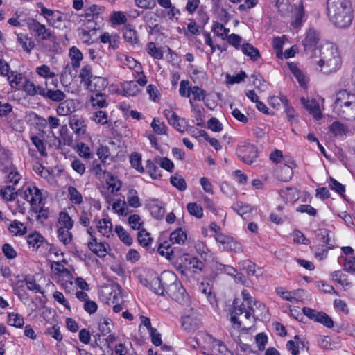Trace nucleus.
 <instances>
[{
  "label": "nucleus",
  "mask_w": 355,
  "mask_h": 355,
  "mask_svg": "<svg viewBox=\"0 0 355 355\" xmlns=\"http://www.w3.org/2000/svg\"><path fill=\"white\" fill-rule=\"evenodd\" d=\"M311 62L318 67L320 71L330 73L338 70L341 65L340 57L337 47L331 42H322L320 44L317 57L311 58Z\"/></svg>",
  "instance_id": "nucleus-1"
},
{
  "label": "nucleus",
  "mask_w": 355,
  "mask_h": 355,
  "mask_svg": "<svg viewBox=\"0 0 355 355\" xmlns=\"http://www.w3.org/2000/svg\"><path fill=\"white\" fill-rule=\"evenodd\" d=\"M327 15L330 21L336 27H349L353 19V10L349 0H328Z\"/></svg>",
  "instance_id": "nucleus-2"
},
{
  "label": "nucleus",
  "mask_w": 355,
  "mask_h": 355,
  "mask_svg": "<svg viewBox=\"0 0 355 355\" xmlns=\"http://www.w3.org/2000/svg\"><path fill=\"white\" fill-rule=\"evenodd\" d=\"M243 302L239 304L236 300H234L233 304V310L230 313V321L232 323V327L235 329L247 330L250 329L251 326H243L242 327V322L238 320V317L245 313V318L250 322V324L253 323L256 319L259 318V314H256L255 309L253 308L252 300L250 293L246 291L243 290L241 293Z\"/></svg>",
  "instance_id": "nucleus-3"
},
{
  "label": "nucleus",
  "mask_w": 355,
  "mask_h": 355,
  "mask_svg": "<svg viewBox=\"0 0 355 355\" xmlns=\"http://www.w3.org/2000/svg\"><path fill=\"white\" fill-rule=\"evenodd\" d=\"M334 112L341 119L355 121V94L341 89L336 94Z\"/></svg>",
  "instance_id": "nucleus-4"
},
{
  "label": "nucleus",
  "mask_w": 355,
  "mask_h": 355,
  "mask_svg": "<svg viewBox=\"0 0 355 355\" xmlns=\"http://www.w3.org/2000/svg\"><path fill=\"white\" fill-rule=\"evenodd\" d=\"M320 44L319 33L315 29L309 28L302 41L304 53L309 60L317 57Z\"/></svg>",
  "instance_id": "nucleus-5"
},
{
  "label": "nucleus",
  "mask_w": 355,
  "mask_h": 355,
  "mask_svg": "<svg viewBox=\"0 0 355 355\" xmlns=\"http://www.w3.org/2000/svg\"><path fill=\"white\" fill-rule=\"evenodd\" d=\"M205 345L203 346L204 355H231L225 344L209 334L204 336Z\"/></svg>",
  "instance_id": "nucleus-6"
},
{
  "label": "nucleus",
  "mask_w": 355,
  "mask_h": 355,
  "mask_svg": "<svg viewBox=\"0 0 355 355\" xmlns=\"http://www.w3.org/2000/svg\"><path fill=\"white\" fill-rule=\"evenodd\" d=\"M23 199L29 203L32 210H38L40 205L42 203L41 190L34 185H28L19 192Z\"/></svg>",
  "instance_id": "nucleus-7"
},
{
  "label": "nucleus",
  "mask_w": 355,
  "mask_h": 355,
  "mask_svg": "<svg viewBox=\"0 0 355 355\" xmlns=\"http://www.w3.org/2000/svg\"><path fill=\"white\" fill-rule=\"evenodd\" d=\"M28 29L35 33V36L42 41L49 40L55 45L56 44V37L51 31L46 28V25L41 24L37 20L30 18L27 21Z\"/></svg>",
  "instance_id": "nucleus-8"
},
{
  "label": "nucleus",
  "mask_w": 355,
  "mask_h": 355,
  "mask_svg": "<svg viewBox=\"0 0 355 355\" xmlns=\"http://www.w3.org/2000/svg\"><path fill=\"white\" fill-rule=\"evenodd\" d=\"M239 158L246 164H252L257 157V150L253 144L241 145L236 150Z\"/></svg>",
  "instance_id": "nucleus-9"
},
{
  "label": "nucleus",
  "mask_w": 355,
  "mask_h": 355,
  "mask_svg": "<svg viewBox=\"0 0 355 355\" xmlns=\"http://www.w3.org/2000/svg\"><path fill=\"white\" fill-rule=\"evenodd\" d=\"M166 293L179 304H187L189 302V297L180 281L170 288Z\"/></svg>",
  "instance_id": "nucleus-10"
},
{
  "label": "nucleus",
  "mask_w": 355,
  "mask_h": 355,
  "mask_svg": "<svg viewBox=\"0 0 355 355\" xmlns=\"http://www.w3.org/2000/svg\"><path fill=\"white\" fill-rule=\"evenodd\" d=\"M215 238L216 241L220 243L223 248L227 251H232L236 253L242 251L241 243L231 236L219 233L216 235Z\"/></svg>",
  "instance_id": "nucleus-11"
},
{
  "label": "nucleus",
  "mask_w": 355,
  "mask_h": 355,
  "mask_svg": "<svg viewBox=\"0 0 355 355\" xmlns=\"http://www.w3.org/2000/svg\"><path fill=\"white\" fill-rule=\"evenodd\" d=\"M37 6L40 8V14L45 18L49 25L54 26L57 21H62V17L59 11L46 8L42 3H38Z\"/></svg>",
  "instance_id": "nucleus-12"
},
{
  "label": "nucleus",
  "mask_w": 355,
  "mask_h": 355,
  "mask_svg": "<svg viewBox=\"0 0 355 355\" xmlns=\"http://www.w3.org/2000/svg\"><path fill=\"white\" fill-rule=\"evenodd\" d=\"M164 116L170 125H173L177 130L183 132L186 130V121L180 118L175 112L171 110H165Z\"/></svg>",
  "instance_id": "nucleus-13"
},
{
  "label": "nucleus",
  "mask_w": 355,
  "mask_h": 355,
  "mask_svg": "<svg viewBox=\"0 0 355 355\" xmlns=\"http://www.w3.org/2000/svg\"><path fill=\"white\" fill-rule=\"evenodd\" d=\"M296 164L293 161H291L288 164H284L281 166L279 169L275 171V178L283 182L290 180L293 175V168L295 167Z\"/></svg>",
  "instance_id": "nucleus-14"
},
{
  "label": "nucleus",
  "mask_w": 355,
  "mask_h": 355,
  "mask_svg": "<svg viewBox=\"0 0 355 355\" xmlns=\"http://www.w3.org/2000/svg\"><path fill=\"white\" fill-rule=\"evenodd\" d=\"M161 282L164 288V293L170 290V288L175 286V284L180 282L175 272L171 270H165L160 275Z\"/></svg>",
  "instance_id": "nucleus-15"
},
{
  "label": "nucleus",
  "mask_w": 355,
  "mask_h": 355,
  "mask_svg": "<svg viewBox=\"0 0 355 355\" xmlns=\"http://www.w3.org/2000/svg\"><path fill=\"white\" fill-rule=\"evenodd\" d=\"M75 110L76 105L73 100L68 99L60 102L56 109V112L59 116H65L70 115Z\"/></svg>",
  "instance_id": "nucleus-16"
},
{
  "label": "nucleus",
  "mask_w": 355,
  "mask_h": 355,
  "mask_svg": "<svg viewBox=\"0 0 355 355\" xmlns=\"http://www.w3.org/2000/svg\"><path fill=\"white\" fill-rule=\"evenodd\" d=\"M17 40L23 50L28 53L31 52L35 46L33 37H30L28 34L19 33L17 35Z\"/></svg>",
  "instance_id": "nucleus-17"
},
{
  "label": "nucleus",
  "mask_w": 355,
  "mask_h": 355,
  "mask_svg": "<svg viewBox=\"0 0 355 355\" xmlns=\"http://www.w3.org/2000/svg\"><path fill=\"white\" fill-rule=\"evenodd\" d=\"M277 293L284 300L289 301L292 303H296L299 301L300 293L303 292L302 290H297L294 291H288L284 288L279 287L276 289Z\"/></svg>",
  "instance_id": "nucleus-18"
},
{
  "label": "nucleus",
  "mask_w": 355,
  "mask_h": 355,
  "mask_svg": "<svg viewBox=\"0 0 355 355\" xmlns=\"http://www.w3.org/2000/svg\"><path fill=\"white\" fill-rule=\"evenodd\" d=\"M104 243L98 242L96 238L88 242V248L99 257H104L107 254V248Z\"/></svg>",
  "instance_id": "nucleus-19"
},
{
  "label": "nucleus",
  "mask_w": 355,
  "mask_h": 355,
  "mask_svg": "<svg viewBox=\"0 0 355 355\" xmlns=\"http://www.w3.org/2000/svg\"><path fill=\"white\" fill-rule=\"evenodd\" d=\"M149 277L150 278L149 288L158 295H164V288L161 282L160 276L158 277L156 273L150 272H149Z\"/></svg>",
  "instance_id": "nucleus-20"
},
{
  "label": "nucleus",
  "mask_w": 355,
  "mask_h": 355,
  "mask_svg": "<svg viewBox=\"0 0 355 355\" xmlns=\"http://www.w3.org/2000/svg\"><path fill=\"white\" fill-rule=\"evenodd\" d=\"M280 196L284 199L286 203L293 204L300 197L295 188L288 187L279 191Z\"/></svg>",
  "instance_id": "nucleus-21"
},
{
  "label": "nucleus",
  "mask_w": 355,
  "mask_h": 355,
  "mask_svg": "<svg viewBox=\"0 0 355 355\" xmlns=\"http://www.w3.org/2000/svg\"><path fill=\"white\" fill-rule=\"evenodd\" d=\"M107 84V81L104 78L94 76L90 82V85H87L86 87L90 91L98 93L105 89Z\"/></svg>",
  "instance_id": "nucleus-22"
},
{
  "label": "nucleus",
  "mask_w": 355,
  "mask_h": 355,
  "mask_svg": "<svg viewBox=\"0 0 355 355\" xmlns=\"http://www.w3.org/2000/svg\"><path fill=\"white\" fill-rule=\"evenodd\" d=\"M123 37L125 40L132 45L139 42V37L136 30L130 24L125 25L123 28Z\"/></svg>",
  "instance_id": "nucleus-23"
},
{
  "label": "nucleus",
  "mask_w": 355,
  "mask_h": 355,
  "mask_svg": "<svg viewBox=\"0 0 355 355\" xmlns=\"http://www.w3.org/2000/svg\"><path fill=\"white\" fill-rule=\"evenodd\" d=\"M148 207L154 218L161 219L164 217V209L157 200H152L148 204Z\"/></svg>",
  "instance_id": "nucleus-24"
},
{
  "label": "nucleus",
  "mask_w": 355,
  "mask_h": 355,
  "mask_svg": "<svg viewBox=\"0 0 355 355\" xmlns=\"http://www.w3.org/2000/svg\"><path fill=\"white\" fill-rule=\"evenodd\" d=\"M69 55L71 59V65L73 69L80 67V62L83 59V55L81 51L76 46L69 49Z\"/></svg>",
  "instance_id": "nucleus-25"
},
{
  "label": "nucleus",
  "mask_w": 355,
  "mask_h": 355,
  "mask_svg": "<svg viewBox=\"0 0 355 355\" xmlns=\"http://www.w3.org/2000/svg\"><path fill=\"white\" fill-rule=\"evenodd\" d=\"M69 125L73 132L78 136L83 135L86 132V124L82 119H71Z\"/></svg>",
  "instance_id": "nucleus-26"
},
{
  "label": "nucleus",
  "mask_w": 355,
  "mask_h": 355,
  "mask_svg": "<svg viewBox=\"0 0 355 355\" xmlns=\"http://www.w3.org/2000/svg\"><path fill=\"white\" fill-rule=\"evenodd\" d=\"M98 231L104 236L110 237L112 232V224L110 219H102L96 225Z\"/></svg>",
  "instance_id": "nucleus-27"
},
{
  "label": "nucleus",
  "mask_w": 355,
  "mask_h": 355,
  "mask_svg": "<svg viewBox=\"0 0 355 355\" xmlns=\"http://www.w3.org/2000/svg\"><path fill=\"white\" fill-rule=\"evenodd\" d=\"M289 69L293 76L297 80L301 87H305L308 83V78L304 73L294 64H288Z\"/></svg>",
  "instance_id": "nucleus-28"
},
{
  "label": "nucleus",
  "mask_w": 355,
  "mask_h": 355,
  "mask_svg": "<svg viewBox=\"0 0 355 355\" xmlns=\"http://www.w3.org/2000/svg\"><path fill=\"white\" fill-rule=\"evenodd\" d=\"M187 234L182 228H178L171 232L170 235V242L173 244H184L187 240Z\"/></svg>",
  "instance_id": "nucleus-29"
},
{
  "label": "nucleus",
  "mask_w": 355,
  "mask_h": 355,
  "mask_svg": "<svg viewBox=\"0 0 355 355\" xmlns=\"http://www.w3.org/2000/svg\"><path fill=\"white\" fill-rule=\"evenodd\" d=\"M8 230L14 236H21L26 233V226L17 220H14L10 223Z\"/></svg>",
  "instance_id": "nucleus-30"
},
{
  "label": "nucleus",
  "mask_w": 355,
  "mask_h": 355,
  "mask_svg": "<svg viewBox=\"0 0 355 355\" xmlns=\"http://www.w3.org/2000/svg\"><path fill=\"white\" fill-rule=\"evenodd\" d=\"M332 248V245H327L322 244L314 245L311 248V250L314 253L315 257L319 260H322L327 257L328 250Z\"/></svg>",
  "instance_id": "nucleus-31"
},
{
  "label": "nucleus",
  "mask_w": 355,
  "mask_h": 355,
  "mask_svg": "<svg viewBox=\"0 0 355 355\" xmlns=\"http://www.w3.org/2000/svg\"><path fill=\"white\" fill-rule=\"evenodd\" d=\"M66 98V94L60 89H47L45 99L54 102H61Z\"/></svg>",
  "instance_id": "nucleus-32"
},
{
  "label": "nucleus",
  "mask_w": 355,
  "mask_h": 355,
  "mask_svg": "<svg viewBox=\"0 0 355 355\" xmlns=\"http://www.w3.org/2000/svg\"><path fill=\"white\" fill-rule=\"evenodd\" d=\"M20 189L15 191V188L13 186H6L1 188L0 190V196L7 201H12L15 199L17 196H19Z\"/></svg>",
  "instance_id": "nucleus-33"
},
{
  "label": "nucleus",
  "mask_w": 355,
  "mask_h": 355,
  "mask_svg": "<svg viewBox=\"0 0 355 355\" xmlns=\"http://www.w3.org/2000/svg\"><path fill=\"white\" fill-rule=\"evenodd\" d=\"M79 77L81 79V82L84 83L85 87H87V85H90V82L94 78L92 76V67L90 65H85L80 70Z\"/></svg>",
  "instance_id": "nucleus-34"
},
{
  "label": "nucleus",
  "mask_w": 355,
  "mask_h": 355,
  "mask_svg": "<svg viewBox=\"0 0 355 355\" xmlns=\"http://www.w3.org/2000/svg\"><path fill=\"white\" fill-rule=\"evenodd\" d=\"M115 232L120 240L126 245L130 246L132 243V239L130 234L121 225H116L115 227Z\"/></svg>",
  "instance_id": "nucleus-35"
},
{
  "label": "nucleus",
  "mask_w": 355,
  "mask_h": 355,
  "mask_svg": "<svg viewBox=\"0 0 355 355\" xmlns=\"http://www.w3.org/2000/svg\"><path fill=\"white\" fill-rule=\"evenodd\" d=\"M37 74L45 79L52 78L57 76L56 73L51 69V68L46 64H42L37 67L35 69Z\"/></svg>",
  "instance_id": "nucleus-36"
},
{
  "label": "nucleus",
  "mask_w": 355,
  "mask_h": 355,
  "mask_svg": "<svg viewBox=\"0 0 355 355\" xmlns=\"http://www.w3.org/2000/svg\"><path fill=\"white\" fill-rule=\"evenodd\" d=\"M73 220L67 212H60L58 219V228L71 229L73 227Z\"/></svg>",
  "instance_id": "nucleus-37"
},
{
  "label": "nucleus",
  "mask_w": 355,
  "mask_h": 355,
  "mask_svg": "<svg viewBox=\"0 0 355 355\" xmlns=\"http://www.w3.org/2000/svg\"><path fill=\"white\" fill-rule=\"evenodd\" d=\"M181 261L186 264L188 263L191 268L201 270L203 266V263L199 259L196 257H190L188 254H184L181 257Z\"/></svg>",
  "instance_id": "nucleus-38"
},
{
  "label": "nucleus",
  "mask_w": 355,
  "mask_h": 355,
  "mask_svg": "<svg viewBox=\"0 0 355 355\" xmlns=\"http://www.w3.org/2000/svg\"><path fill=\"white\" fill-rule=\"evenodd\" d=\"M276 6L282 16H287L293 10L288 0H277Z\"/></svg>",
  "instance_id": "nucleus-39"
},
{
  "label": "nucleus",
  "mask_w": 355,
  "mask_h": 355,
  "mask_svg": "<svg viewBox=\"0 0 355 355\" xmlns=\"http://www.w3.org/2000/svg\"><path fill=\"white\" fill-rule=\"evenodd\" d=\"M127 202L130 207L135 208L139 207L141 205L138 193L135 189H131L128 191L127 193Z\"/></svg>",
  "instance_id": "nucleus-40"
},
{
  "label": "nucleus",
  "mask_w": 355,
  "mask_h": 355,
  "mask_svg": "<svg viewBox=\"0 0 355 355\" xmlns=\"http://www.w3.org/2000/svg\"><path fill=\"white\" fill-rule=\"evenodd\" d=\"M51 269L57 273L60 274L62 277H67L68 279L72 278V275L69 270L65 268L64 264L60 261H53L51 264Z\"/></svg>",
  "instance_id": "nucleus-41"
},
{
  "label": "nucleus",
  "mask_w": 355,
  "mask_h": 355,
  "mask_svg": "<svg viewBox=\"0 0 355 355\" xmlns=\"http://www.w3.org/2000/svg\"><path fill=\"white\" fill-rule=\"evenodd\" d=\"M70 230L71 229L58 228V237L60 241L65 245L69 244L73 239V235Z\"/></svg>",
  "instance_id": "nucleus-42"
},
{
  "label": "nucleus",
  "mask_w": 355,
  "mask_h": 355,
  "mask_svg": "<svg viewBox=\"0 0 355 355\" xmlns=\"http://www.w3.org/2000/svg\"><path fill=\"white\" fill-rule=\"evenodd\" d=\"M241 49L243 53L250 57V58L254 61H256L260 57L258 49L248 43L243 44Z\"/></svg>",
  "instance_id": "nucleus-43"
},
{
  "label": "nucleus",
  "mask_w": 355,
  "mask_h": 355,
  "mask_svg": "<svg viewBox=\"0 0 355 355\" xmlns=\"http://www.w3.org/2000/svg\"><path fill=\"white\" fill-rule=\"evenodd\" d=\"M157 17L158 15L156 13L148 12L144 15L143 19L146 25L153 30L157 27Z\"/></svg>",
  "instance_id": "nucleus-44"
},
{
  "label": "nucleus",
  "mask_w": 355,
  "mask_h": 355,
  "mask_svg": "<svg viewBox=\"0 0 355 355\" xmlns=\"http://www.w3.org/2000/svg\"><path fill=\"white\" fill-rule=\"evenodd\" d=\"M8 323L15 327H21L24 325V318L18 313H10L8 315Z\"/></svg>",
  "instance_id": "nucleus-45"
},
{
  "label": "nucleus",
  "mask_w": 355,
  "mask_h": 355,
  "mask_svg": "<svg viewBox=\"0 0 355 355\" xmlns=\"http://www.w3.org/2000/svg\"><path fill=\"white\" fill-rule=\"evenodd\" d=\"M146 51L155 59L160 60L163 58L162 51L160 48H157L153 42H149L147 44Z\"/></svg>",
  "instance_id": "nucleus-46"
},
{
  "label": "nucleus",
  "mask_w": 355,
  "mask_h": 355,
  "mask_svg": "<svg viewBox=\"0 0 355 355\" xmlns=\"http://www.w3.org/2000/svg\"><path fill=\"white\" fill-rule=\"evenodd\" d=\"M90 101L94 107L102 108L107 106L105 96L101 92L96 93L94 96H92Z\"/></svg>",
  "instance_id": "nucleus-47"
},
{
  "label": "nucleus",
  "mask_w": 355,
  "mask_h": 355,
  "mask_svg": "<svg viewBox=\"0 0 355 355\" xmlns=\"http://www.w3.org/2000/svg\"><path fill=\"white\" fill-rule=\"evenodd\" d=\"M188 212L197 218H201L203 216V209L202 207L196 202H189L187 205Z\"/></svg>",
  "instance_id": "nucleus-48"
},
{
  "label": "nucleus",
  "mask_w": 355,
  "mask_h": 355,
  "mask_svg": "<svg viewBox=\"0 0 355 355\" xmlns=\"http://www.w3.org/2000/svg\"><path fill=\"white\" fill-rule=\"evenodd\" d=\"M232 209L243 218H245V216L251 211L250 206L242 202L234 203L232 205Z\"/></svg>",
  "instance_id": "nucleus-49"
},
{
  "label": "nucleus",
  "mask_w": 355,
  "mask_h": 355,
  "mask_svg": "<svg viewBox=\"0 0 355 355\" xmlns=\"http://www.w3.org/2000/svg\"><path fill=\"white\" fill-rule=\"evenodd\" d=\"M171 184L180 191H184L187 189L185 180L180 175L175 174L170 178Z\"/></svg>",
  "instance_id": "nucleus-50"
},
{
  "label": "nucleus",
  "mask_w": 355,
  "mask_h": 355,
  "mask_svg": "<svg viewBox=\"0 0 355 355\" xmlns=\"http://www.w3.org/2000/svg\"><path fill=\"white\" fill-rule=\"evenodd\" d=\"M123 91L124 92V95L134 96L138 93L139 88L135 82L129 81L123 84Z\"/></svg>",
  "instance_id": "nucleus-51"
},
{
  "label": "nucleus",
  "mask_w": 355,
  "mask_h": 355,
  "mask_svg": "<svg viewBox=\"0 0 355 355\" xmlns=\"http://www.w3.org/2000/svg\"><path fill=\"white\" fill-rule=\"evenodd\" d=\"M146 169L153 179H157L161 177V171L152 161L148 160L146 162Z\"/></svg>",
  "instance_id": "nucleus-52"
},
{
  "label": "nucleus",
  "mask_w": 355,
  "mask_h": 355,
  "mask_svg": "<svg viewBox=\"0 0 355 355\" xmlns=\"http://www.w3.org/2000/svg\"><path fill=\"white\" fill-rule=\"evenodd\" d=\"M159 253L165 256L167 259H172L173 258V250L171 248L170 243L165 241L161 243L158 248Z\"/></svg>",
  "instance_id": "nucleus-53"
},
{
  "label": "nucleus",
  "mask_w": 355,
  "mask_h": 355,
  "mask_svg": "<svg viewBox=\"0 0 355 355\" xmlns=\"http://www.w3.org/2000/svg\"><path fill=\"white\" fill-rule=\"evenodd\" d=\"M25 284L27 286V288L30 291H34L35 293H43L41 286L36 283L34 277L31 275H28L24 279Z\"/></svg>",
  "instance_id": "nucleus-54"
},
{
  "label": "nucleus",
  "mask_w": 355,
  "mask_h": 355,
  "mask_svg": "<svg viewBox=\"0 0 355 355\" xmlns=\"http://www.w3.org/2000/svg\"><path fill=\"white\" fill-rule=\"evenodd\" d=\"M137 239L140 245L144 247H148L153 241V239L150 236V234L144 229L139 231Z\"/></svg>",
  "instance_id": "nucleus-55"
},
{
  "label": "nucleus",
  "mask_w": 355,
  "mask_h": 355,
  "mask_svg": "<svg viewBox=\"0 0 355 355\" xmlns=\"http://www.w3.org/2000/svg\"><path fill=\"white\" fill-rule=\"evenodd\" d=\"M329 130L336 136L343 135L346 133L347 127L343 123L336 121L329 126Z\"/></svg>",
  "instance_id": "nucleus-56"
},
{
  "label": "nucleus",
  "mask_w": 355,
  "mask_h": 355,
  "mask_svg": "<svg viewBox=\"0 0 355 355\" xmlns=\"http://www.w3.org/2000/svg\"><path fill=\"white\" fill-rule=\"evenodd\" d=\"M193 95V98L189 100V103L192 105L193 101H203L207 96V92L205 90L200 88L198 86L192 87L191 93Z\"/></svg>",
  "instance_id": "nucleus-57"
},
{
  "label": "nucleus",
  "mask_w": 355,
  "mask_h": 355,
  "mask_svg": "<svg viewBox=\"0 0 355 355\" xmlns=\"http://www.w3.org/2000/svg\"><path fill=\"white\" fill-rule=\"evenodd\" d=\"M110 21L113 24H124L127 21V17L121 11H114L110 15Z\"/></svg>",
  "instance_id": "nucleus-58"
},
{
  "label": "nucleus",
  "mask_w": 355,
  "mask_h": 355,
  "mask_svg": "<svg viewBox=\"0 0 355 355\" xmlns=\"http://www.w3.org/2000/svg\"><path fill=\"white\" fill-rule=\"evenodd\" d=\"M68 193L70 200L74 204H80L83 202L81 193L73 187H69Z\"/></svg>",
  "instance_id": "nucleus-59"
},
{
  "label": "nucleus",
  "mask_w": 355,
  "mask_h": 355,
  "mask_svg": "<svg viewBox=\"0 0 355 355\" xmlns=\"http://www.w3.org/2000/svg\"><path fill=\"white\" fill-rule=\"evenodd\" d=\"M131 166L140 173H143L144 169L141 165V157L139 153H132L130 158Z\"/></svg>",
  "instance_id": "nucleus-60"
},
{
  "label": "nucleus",
  "mask_w": 355,
  "mask_h": 355,
  "mask_svg": "<svg viewBox=\"0 0 355 355\" xmlns=\"http://www.w3.org/2000/svg\"><path fill=\"white\" fill-rule=\"evenodd\" d=\"M31 140L32 141L34 146L37 148L38 151L40 153L41 155H47L46 146L42 139H41L38 136L35 135L31 137Z\"/></svg>",
  "instance_id": "nucleus-61"
},
{
  "label": "nucleus",
  "mask_w": 355,
  "mask_h": 355,
  "mask_svg": "<svg viewBox=\"0 0 355 355\" xmlns=\"http://www.w3.org/2000/svg\"><path fill=\"white\" fill-rule=\"evenodd\" d=\"M22 79L23 77L20 73L11 72L8 76V80L12 88H18L21 84Z\"/></svg>",
  "instance_id": "nucleus-62"
},
{
  "label": "nucleus",
  "mask_w": 355,
  "mask_h": 355,
  "mask_svg": "<svg viewBox=\"0 0 355 355\" xmlns=\"http://www.w3.org/2000/svg\"><path fill=\"white\" fill-rule=\"evenodd\" d=\"M44 237L38 233L31 234L28 236L27 243L33 248H38L40 244L43 241Z\"/></svg>",
  "instance_id": "nucleus-63"
},
{
  "label": "nucleus",
  "mask_w": 355,
  "mask_h": 355,
  "mask_svg": "<svg viewBox=\"0 0 355 355\" xmlns=\"http://www.w3.org/2000/svg\"><path fill=\"white\" fill-rule=\"evenodd\" d=\"M112 209L119 214L125 216L128 214V206L125 201L117 200L112 205Z\"/></svg>",
  "instance_id": "nucleus-64"
}]
</instances>
